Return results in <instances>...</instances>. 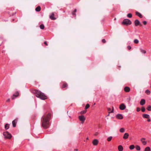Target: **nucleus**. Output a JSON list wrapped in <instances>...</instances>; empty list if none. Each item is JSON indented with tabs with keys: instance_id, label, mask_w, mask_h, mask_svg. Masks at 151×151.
Listing matches in <instances>:
<instances>
[{
	"instance_id": "1",
	"label": "nucleus",
	"mask_w": 151,
	"mask_h": 151,
	"mask_svg": "<svg viewBox=\"0 0 151 151\" xmlns=\"http://www.w3.org/2000/svg\"><path fill=\"white\" fill-rule=\"evenodd\" d=\"M52 116L51 113L44 115L42 117V126L44 129H47L50 126L49 121Z\"/></svg>"
},
{
	"instance_id": "2",
	"label": "nucleus",
	"mask_w": 151,
	"mask_h": 151,
	"mask_svg": "<svg viewBox=\"0 0 151 151\" xmlns=\"http://www.w3.org/2000/svg\"><path fill=\"white\" fill-rule=\"evenodd\" d=\"M32 92L37 98L42 100H45L47 99V97L43 93L38 90H34L32 91Z\"/></svg>"
},
{
	"instance_id": "3",
	"label": "nucleus",
	"mask_w": 151,
	"mask_h": 151,
	"mask_svg": "<svg viewBox=\"0 0 151 151\" xmlns=\"http://www.w3.org/2000/svg\"><path fill=\"white\" fill-rule=\"evenodd\" d=\"M122 24H123L130 25L132 24V22L130 20L125 19L123 20V21L122 22Z\"/></svg>"
},
{
	"instance_id": "4",
	"label": "nucleus",
	"mask_w": 151,
	"mask_h": 151,
	"mask_svg": "<svg viewBox=\"0 0 151 151\" xmlns=\"http://www.w3.org/2000/svg\"><path fill=\"white\" fill-rule=\"evenodd\" d=\"M3 135L4 137L7 139H10L12 137L11 134L7 132H4Z\"/></svg>"
},
{
	"instance_id": "5",
	"label": "nucleus",
	"mask_w": 151,
	"mask_h": 151,
	"mask_svg": "<svg viewBox=\"0 0 151 151\" xmlns=\"http://www.w3.org/2000/svg\"><path fill=\"white\" fill-rule=\"evenodd\" d=\"M79 120L81 122L82 124H83L86 120V117L84 115H82L78 116Z\"/></svg>"
},
{
	"instance_id": "6",
	"label": "nucleus",
	"mask_w": 151,
	"mask_h": 151,
	"mask_svg": "<svg viewBox=\"0 0 151 151\" xmlns=\"http://www.w3.org/2000/svg\"><path fill=\"white\" fill-rule=\"evenodd\" d=\"M134 22L135 25L136 26H137L138 25H140L141 26H142V25L140 23V22L138 19L135 20V21H134Z\"/></svg>"
},
{
	"instance_id": "7",
	"label": "nucleus",
	"mask_w": 151,
	"mask_h": 151,
	"mask_svg": "<svg viewBox=\"0 0 151 151\" xmlns=\"http://www.w3.org/2000/svg\"><path fill=\"white\" fill-rule=\"evenodd\" d=\"M19 95V93L18 91H16L13 95L12 96V100L14 99L15 97L18 96Z\"/></svg>"
},
{
	"instance_id": "8",
	"label": "nucleus",
	"mask_w": 151,
	"mask_h": 151,
	"mask_svg": "<svg viewBox=\"0 0 151 151\" xmlns=\"http://www.w3.org/2000/svg\"><path fill=\"white\" fill-rule=\"evenodd\" d=\"M126 106L124 104H122L120 105L119 108L121 110H124L125 109Z\"/></svg>"
},
{
	"instance_id": "9",
	"label": "nucleus",
	"mask_w": 151,
	"mask_h": 151,
	"mask_svg": "<svg viewBox=\"0 0 151 151\" xmlns=\"http://www.w3.org/2000/svg\"><path fill=\"white\" fill-rule=\"evenodd\" d=\"M18 121V119H16L14 120L12 122V124L13 127H15L16 126V124Z\"/></svg>"
},
{
	"instance_id": "10",
	"label": "nucleus",
	"mask_w": 151,
	"mask_h": 151,
	"mask_svg": "<svg viewBox=\"0 0 151 151\" xmlns=\"http://www.w3.org/2000/svg\"><path fill=\"white\" fill-rule=\"evenodd\" d=\"M99 142V141L97 139H95L93 140L92 142L93 144V145L96 146L97 145Z\"/></svg>"
},
{
	"instance_id": "11",
	"label": "nucleus",
	"mask_w": 151,
	"mask_h": 151,
	"mask_svg": "<svg viewBox=\"0 0 151 151\" xmlns=\"http://www.w3.org/2000/svg\"><path fill=\"white\" fill-rule=\"evenodd\" d=\"M145 139L144 138H142L140 139L141 141L142 142V144L144 145H146L147 143V142L145 141Z\"/></svg>"
},
{
	"instance_id": "12",
	"label": "nucleus",
	"mask_w": 151,
	"mask_h": 151,
	"mask_svg": "<svg viewBox=\"0 0 151 151\" xmlns=\"http://www.w3.org/2000/svg\"><path fill=\"white\" fill-rule=\"evenodd\" d=\"M116 117L118 119H121L123 118V117L122 114H119L116 115Z\"/></svg>"
},
{
	"instance_id": "13",
	"label": "nucleus",
	"mask_w": 151,
	"mask_h": 151,
	"mask_svg": "<svg viewBox=\"0 0 151 151\" xmlns=\"http://www.w3.org/2000/svg\"><path fill=\"white\" fill-rule=\"evenodd\" d=\"M129 136V134L127 133H125L124 135L123 138L124 139H127Z\"/></svg>"
},
{
	"instance_id": "14",
	"label": "nucleus",
	"mask_w": 151,
	"mask_h": 151,
	"mask_svg": "<svg viewBox=\"0 0 151 151\" xmlns=\"http://www.w3.org/2000/svg\"><path fill=\"white\" fill-rule=\"evenodd\" d=\"M124 90L126 92H128L130 91V88L127 86L125 87Z\"/></svg>"
},
{
	"instance_id": "15",
	"label": "nucleus",
	"mask_w": 151,
	"mask_h": 151,
	"mask_svg": "<svg viewBox=\"0 0 151 151\" xmlns=\"http://www.w3.org/2000/svg\"><path fill=\"white\" fill-rule=\"evenodd\" d=\"M50 18L52 20H55L56 18L54 17V13H52L50 16Z\"/></svg>"
},
{
	"instance_id": "16",
	"label": "nucleus",
	"mask_w": 151,
	"mask_h": 151,
	"mask_svg": "<svg viewBox=\"0 0 151 151\" xmlns=\"http://www.w3.org/2000/svg\"><path fill=\"white\" fill-rule=\"evenodd\" d=\"M136 14L139 17L141 18L142 17V14L138 12H135Z\"/></svg>"
},
{
	"instance_id": "17",
	"label": "nucleus",
	"mask_w": 151,
	"mask_h": 151,
	"mask_svg": "<svg viewBox=\"0 0 151 151\" xmlns=\"http://www.w3.org/2000/svg\"><path fill=\"white\" fill-rule=\"evenodd\" d=\"M145 99H142L141 100L140 102V104L141 105H143L145 104Z\"/></svg>"
},
{
	"instance_id": "18",
	"label": "nucleus",
	"mask_w": 151,
	"mask_h": 151,
	"mask_svg": "<svg viewBox=\"0 0 151 151\" xmlns=\"http://www.w3.org/2000/svg\"><path fill=\"white\" fill-rule=\"evenodd\" d=\"M118 150L119 151H123V148L122 145H119L118 146Z\"/></svg>"
},
{
	"instance_id": "19",
	"label": "nucleus",
	"mask_w": 151,
	"mask_h": 151,
	"mask_svg": "<svg viewBox=\"0 0 151 151\" xmlns=\"http://www.w3.org/2000/svg\"><path fill=\"white\" fill-rule=\"evenodd\" d=\"M68 86V85L67 83H64L63 84V85L61 86V88H63L67 87Z\"/></svg>"
},
{
	"instance_id": "20",
	"label": "nucleus",
	"mask_w": 151,
	"mask_h": 151,
	"mask_svg": "<svg viewBox=\"0 0 151 151\" xmlns=\"http://www.w3.org/2000/svg\"><path fill=\"white\" fill-rule=\"evenodd\" d=\"M142 116L143 118H145L149 119L150 116L149 115L147 114H143L142 115Z\"/></svg>"
},
{
	"instance_id": "21",
	"label": "nucleus",
	"mask_w": 151,
	"mask_h": 151,
	"mask_svg": "<svg viewBox=\"0 0 151 151\" xmlns=\"http://www.w3.org/2000/svg\"><path fill=\"white\" fill-rule=\"evenodd\" d=\"M41 10V7L40 6H38L35 9V10L37 12H40Z\"/></svg>"
},
{
	"instance_id": "22",
	"label": "nucleus",
	"mask_w": 151,
	"mask_h": 151,
	"mask_svg": "<svg viewBox=\"0 0 151 151\" xmlns=\"http://www.w3.org/2000/svg\"><path fill=\"white\" fill-rule=\"evenodd\" d=\"M144 151H151V149L149 147H147L145 148Z\"/></svg>"
},
{
	"instance_id": "23",
	"label": "nucleus",
	"mask_w": 151,
	"mask_h": 151,
	"mask_svg": "<svg viewBox=\"0 0 151 151\" xmlns=\"http://www.w3.org/2000/svg\"><path fill=\"white\" fill-rule=\"evenodd\" d=\"M135 147L134 145H131L129 147V149L131 150H132L134 149Z\"/></svg>"
},
{
	"instance_id": "24",
	"label": "nucleus",
	"mask_w": 151,
	"mask_h": 151,
	"mask_svg": "<svg viewBox=\"0 0 151 151\" xmlns=\"http://www.w3.org/2000/svg\"><path fill=\"white\" fill-rule=\"evenodd\" d=\"M77 11V10L76 9H75L73 12H72V14L73 15H76V13Z\"/></svg>"
},
{
	"instance_id": "25",
	"label": "nucleus",
	"mask_w": 151,
	"mask_h": 151,
	"mask_svg": "<svg viewBox=\"0 0 151 151\" xmlns=\"http://www.w3.org/2000/svg\"><path fill=\"white\" fill-rule=\"evenodd\" d=\"M136 150L138 151H139L140 150V147L139 145L136 146Z\"/></svg>"
},
{
	"instance_id": "26",
	"label": "nucleus",
	"mask_w": 151,
	"mask_h": 151,
	"mask_svg": "<svg viewBox=\"0 0 151 151\" xmlns=\"http://www.w3.org/2000/svg\"><path fill=\"white\" fill-rule=\"evenodd\" d=\"M140 50L141 52L144 54H145L146 53V51L145 50L142 49V48L140 49Z\"/></svg>"
},
{
	"instance_id": "27",
	"label": "nucleus",
	"mask_w": 151,
	"mask_h": 151,
	"mask_svg": "<svg viewBox=\"0 0 151 151\" xmlns=\"http://www.w3.org/2000/svg\"><path fill=\"white\" fill-rule=\"evenodd\" d=\"M5 128L6 129H8L9 128V125L8 124H6L5 126Z\"/></svg>"
},
{
	"instance_id": "28",
	"label": "nucleus",
	"mask_w": 151,
	"mask_h": 151,
	"mask_svg": "<svg viewBox=\"0 0 151 151\" xmlns=\"http://www.w3.org/2000/svg\"><path fill=\"white\" fill-rule=\"evenodd\" d=\"M120 131L121 132H124L125 131V129L124 128H121L120 129Z\"/></svg>"
},
{
	"instance_id": "29",
	"label": "nucleus",
	"mask_w": 151,
	"mask_h": 151,
	"mask_svg": "<svg viewBox=\"0 0 151 151\" xmlns=\"http://www.w3.org/2000/svg\"><path fill=\"white\" fill-rule=\"evenodd\" d=\"M40 27L41 29H44L45 26L43 24L40 25Z\"/></svg>"
},
{
	"instance_id": "30",
	"label": "nucleus",
	"mask_w": 151,
	"mask_h": 151,
	"mask_svg": "<svg viewBox=\"0 0 151 151\" xmlns=\"http://www.w3.org/2000/svg\"><path fill=\"white\" fill-rule=\"evenodd\" d=\"M134 42L135 44H137L139 43V41L137 39H136L134 40Z\"/></svg>"
},
{
	"instance_id": "31",
	"label": "nucleus",
	"mask_w": 151,
	"mask_h": 151,
	"mask_svg": "<svg viewBox=\"0 0 151 151\" xmlns=\"http://www.w3.org/2000/svg\"><path fill=\"white\" fill-rule=\"evenodd\" d=\"M127 17L129 18H131L132 17V14L131 13H129L127 14Z\"/></svg>"
},
{
	"instance_id": "32",
	"label": "nucleus",
	"mask_w": 151,
	"mask_h": 151,
	"mask_svg": "<svg viewBox=\"0 0 151 151\" xmlns=\"http://www.w3.org/2000/svg\"><path fill=\"white\" fill-rule=\"evenodd\" d=\"M147 109L149 111H151V106H149L147 108Z\"/></svg>"
},
{
	"instance_id": "33",
	"label": "nucleus",
	"mask_w": 151,
	"mask_h": 151,
	"mask_svg": "<svg viewBox=\"0 0 151 151\" xmlns=\"http://www.w3.org/2000/svg\"><path fill=\"white\" fill-rule=\"evenodd\" d=\"M112 139V137L111 136L110 137L108 138L107 140L108 141H110Z\"/></svg>"
},
{
	"instance_id": "34",
	"label": "nucleus",
	"mask_w": 151,
	"mask_h": 151,
	"mask_svg": "<svg viewBox=\"0 0 151 151\" xmlns=\"http://www.w3.org/2000/svg\"><path fill=\"white\" fill-rule=\"evenodd\" d=\"M90 107V105L88 104H87L85 106V109H87L88 108Z\"/></svg>"
},
{
	"instance_id": "35",
	"label": "nucleus",
	"mask_w": 151,
	"mask_h": 151,
	"mask_svg": "<svg viewBox=\"0 0 151 151\" xmlns=\"http://www.w3.org/2000/svg\"><path fill=\"white\" fill-rule=\"evenodd\" d=\"M145 92L147 94H149L150 93V91L148 90H147L145 91Z\"/></svg>"
},
{
	"instance_id": "36",
	"label": "nucleus",
	"mask_w": 151,
	"mask_h": 151,
	"mask_svg": "<svg viewBox=\"0 0 151 151\" xmlns=\"http://www.w3.org/2000/svg\"><path fill=\"white\" fill-rule=\"evenodd\" d=\"M145 107H142L141 109V110L142 112H144L145 111Z\"/></svg>"
},
{
	"instance_id": "37",
	"label": "nucleus",
	"mask_w": 151,
	"mask_h": 151,
	"mask_svg": "<svg viewBox=\"0 0 151 151\" xmlns=\"http://www.w3.org/2000/svg\"><path fill=\"white\" fill-rule=\"evenodd\" d=\"M127 49L128 50H129L132 48L131 47L130 45H128L127 47Z\"/></svg>"
},
{
	"instance_id": "38",
	"label": "nucleus",
	"mask_w": 151,
	"mask_h": 151,
	"mask_svg": "<svg viewBox=\"0 0 151 151\" xmlns=\"http://www.w3.org/2000/svg\"><path fill=\"white\" fill-rule=\"evenodd\" d=\"M86 111H81V114H84V113H86Z\"/></svg>"
},
{
	"instance_id": "39",
	"label": "nucleus",
	"mask_w": 151,
	"mask_h": 151,
	"mask_svg": "<svg viewBox=\"0 0 151 151\" xmlns=\"http://www.w3.org/2000/svg\"><path fill=\"white\" fill-rule=\"evenodd\" d=\"M102 42L103 43H105L106 42V41L105 39H103L102 40Z\"/></svg>"
},
{
	"instance_id": "40",
	"label": "nucleus",
	"mask_w": 151,
	"mask_h": 151,
	"mask_svg": "<svg viewBox=\"0 0 151 151\" xmlns=\"http://www.w3.org/2000/svg\"><path fill=\"white\" fill-rule=\"evenodd\" d=\"M143 24L145 25L147 24V22L146 21H143L142 22Z\"/></svg>"
},
{
	"instance_id": "41",
	"label": "nucleus",
	"mask_w": 151,
	"mask_h": 151,
	"mask_svg": "<svg viewBox=\"0 0 151 151\" xmlns=\"http://www.w3.org/2000/svg\"><path fill=\"white\" fill-rule=\"evenodd\" d=\"M140 110V109L138 107H137V111H139Z\"/></svg>"
},
{
	"instance_id": "42",
	"label": "nucleus",
	"mask_w": 151,
	"mask_h": 151,
	"mask_svg": "<svg viewBox=\"0 0 151 151\" xmlns=\"http://www.w3.org/2000/svg\"><path fill=\"white\" fill-rule=\"evenodd\" d=\"M10 101V99H8L6 101V102H9Z\"/></svg>"
},
{
	"instance_id": "43",
	"label": "nucleus",
	"mask_w": 151,
	"mask_h": 151,
	"mask_svg": "<svg viewBox=\"0 0 151 151\" xmlns=\"http://www.w3.org/2000/svg\"><path fill=\"white\" fill-rule=\"evenodd\" d=\"M44 43L45 45H46L47 46L48 45V44L46 41H45L44 42Z\"/></svg>"
},
{
	"instance_id": "44",
	"label": "nucleus",
	"mask_w": 151,
	"mask_h": 151,
	"mask_svg": "<svg viewBox=\"0 0 151 151\" xmlns=\"http://www.w3.org/2000/svg\"><path fill=\"white\" fill-rule=\"evenodd\" d=\"M150 119H148L147 120V121H148V122H150Z\"/></svg>"
},
{
	"instance_id": "45",
	"label": "nucleus",
	"mask_w": 151,
	"mask_h": 151,
	"mask_svg": "<svg viewBox=\"0 0 151 151\" xmlns=\"http://www.w3.org/2000/svg\"><path fill=\"white\" fill-rule=\"evenodd\" d=\"M74 150H75V151H78V150L77 149H75Z\"/></svg>"
},
{
	"instance_id": "46",
	"label": "nucleus",
	"mask_w": 151,
	"mask_h": 151,
	"mask_svg": "<svg viewBox=\"0 0 151 151\" xmlns=\"http://www.w3.org/2000/svg\"><path fill=\"white\" fill-rule=\"evenodd\" d=\"M86 139H87V140H88V137H87V138H86Z\"/></svg>"
}]
</instances>
